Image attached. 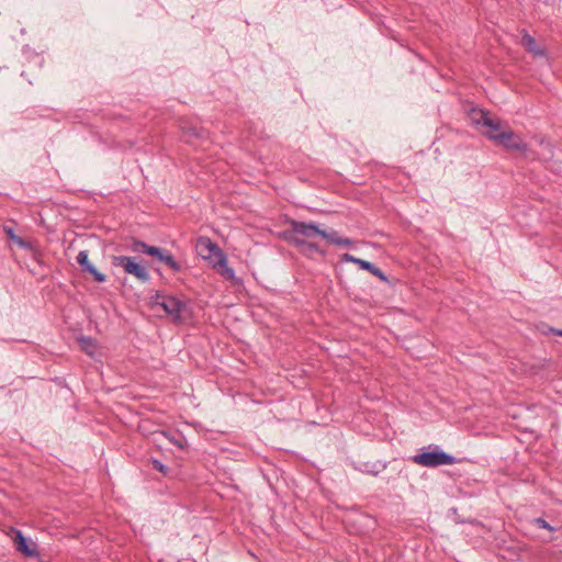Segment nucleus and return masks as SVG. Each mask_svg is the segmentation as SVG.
I'll use <instances>...</instances> for the list:
<instances>
[{
    "label": "nucleus",
    "mask_w": 562,
    "mask_h": 562,
    "mask_svg": "<svg viewBox=\"0 0 562 562\" xmlns=\"http://www.w3.org/2000/svg\"><path fill=\"white\" fill-rule=\"evenodd\" d=\"M198 248L200 255L209 260L222 277L231 281H240L235 277L234 270L227 266V257L216 243L210 238H201Z\"/></svg>",
    "instance_id": "nucleus-1"
},
{
    "label": "nucleus",
    "mask_w": 562,
    "mask_h": 562,
    "mask_svg": "<svg viewBox=\"0 0 562 562\" xmlns=\"http://www.w3.org/2000/svg\"><path fill=\"white\" fill-rule=\"evenodd\" d=\"M150 307L153 311H162L167 316H170L173 323H182L184 321V313L187 312V304L171 295H166L156 292L150 297Z\"/></svg>",
    "instance_id": "nucleus-2"
},
{
    "label": "nucleus",
    "mask_w": 562,
    "mask_h": 562,
    "mask_svg": "<svg viewBox=\"0 0 562 562\" xmlns=\"http://www.w3.org/2000/svg\"><path fill=\"white\" fill-rule=\"evenodd\" d=\"M412 461L425 468H437L440 465H452L456 463V458L442 450L438 446H429L422 449V451L413 456Z\"/></svg>",
    "instance_id": "nucleus-3"
},
{
    "label": "nucleus",
    "mask_w": 562,
    "mask_h": 562,
    "mask_svg": "<svg viewBox=\"0 0 562 562\" xmlns=\"http://www.w3.org/2000/svg\"><path fill=\"white\" fill-rule=\"evenodd\" d=\"M290 228L283 232V237L288 241L295 244L296 240L312 239L321 237L322 228L315 223H306L296 220H289Z\"/></svg>",
    "instance_id": "nucleus-4"
},
{
    "label": "nucleus",
    "mask_w": 562,
    "mask_h": 562,
    "mask_svg": "<svg viewBox=\"0 0 562 562\" xmlns=\"http://www.w3.org/2000/svg\"><path fill=\"white\" fill-rule=\"evenodd\" d=\"M499 145L507 150L525 153L528 149L527 144L521 137L512 130L502 131L499 120L494 117V145Z\"/></svg>",
    "instance_id": "nucleus-5"
},
{
    "label": "nucleus",
    "mask_w": 562,
    "mask_h": 562,
    "mask_svg": "<svg viewBox=\"0 0 562 562\" xmlns=\"http://www.w3.org/2000/svg\"><path fill=\"white\" fill-rule=\"evenodd\" d=\"M348 263H353L358 266V269L367 270L374 277H376L380 281H389L385 273L374 266L372 262L357 258L350 254H344L340 257V260L336 265V272L338 278L341 280V273L345 272L348 269Z\"/></svg>",
    "instance_id": "nucleus-6"
},
{
    "label": "nucleus",
    "mask_w": 562,
    "mask_h": 562,
    "mask_svg": "<svg viewBox=\"0 0 562 562\" xmlns=\"http://www.w3.org/2000/svg\"><path fill=\"white\" fill-rule=\"evenodd\" d=\"M468 119L470 124L474 126L476 130L483 132V134L492 139V116L488 111L474 106L473 104H469L465 108Z\"/></svg>",
    "instance_id": "nucleus-7"
},
{
    "label": "nucleus",
    "mask_w": 562,
    "mask_h": 562,
    "mask_svg": "<svg viewBox=\"0 0 562 562\" xmlns=\"http://www.w3.org/2000/svg\"><path fill=\"white\" fill-rule=\"evenodd\" d=\"M113 265L122 268L126 273L134 276L140 281L148 279L146 267L137 261L135 257L116 256L113 258Z\"/></svg>",
    "instance_id": "nucleus-8"
},
{
    "label": "nucleus",
    "mask_w": 562,
    "mask_h": 562,
    "mask_svg": "<svg viewBox=\"0 0 562 562\" xmlns=\"http://www.w3.org/2000/svg\"><path fill=\"white\" fill-rule=\"evenodd\" d=\"M180 127L182 131V137L191 145H195L196 140L204 142L209 139V131L198 124H192L186 121L181 123Z\"/></svg>",
    "instance_id": "nucleus-9"
},
{
    "label": "nucleus",
    "mask_w": 562,
    "mask_h": 562,
    "mask_svg": "<svg viewBox=\"0 0 562 562\" xmlns=\"http://www.w3.org/2000/svg\"><path fill=\"white\" fill-rule=\"evenodd\" d=\"M15 548L19 552L27 558H34L38 555L36 543L27 539L22 531L16 530L13 538Z\"/></svg>",
    "instance_id": "nucleus-10"
},
{
    "label": "nucleus",
    "mask_w": 562,
    "mask_h": 562,
    "mask_svg": "<svg viewBox=\"0 0 562 562\" xmlns=\"http://www.w3.org/2000/svg\"><path fill=\"white\" fill-rule=\"evenodd\" d=\"M77 263L80 266L83 272L91 274L94 278V281H105V276L99 272L97 268L89 261L88 250L79 251L77 256Z\"/></svg>",
    "instance_id": "nucleus-11"
},
{
    "label": "nucleus",
    "mask_w": 562,
    "mask_h": 562,
    "mask_svg": "<svg viewBox=\"0 0 562 562\" xmlns=\"http://www.w3.org/2000/svg\"><path fill=\"white\" fill-rule=\"evenodd\" d=\"M133 251L150 256L159 262L162 255H165L166 249L147 245L142 240H135L133 244Z\"/></svg>",
    "instance_id": "nucleus-12"
},
{
    "label": "nucleus",
    "mask_w": 562,
    "mask_h": 562,
    "mask_svg": "<svg viewBox=\"0 0 562 562\" xmlns=\"http://www.w3.org/2000/svg\"><path fill=\"white\" fill-rule=\"evenodd\" d=\"M521 45L525 49L535 56H544V49H542L537 41L528 33H524L521 37Z\"/></svg>",
    "instance_id": "nucleus-13"
},
{
    "label": "nucleus",
    "mask_w": 562,
    "mask_h": 562,
    "mask_svg": "<svg viewBox=\"0 0 562 562\" xmlns=\"http://www.w3.org/2000/svg\"><path fill=\"white\" fill-rule=\"evenodd\" d=\"M294 245L301 250V252H303L304 255H307V256H312L314 254H319L322 256L325 255V251L322 250L321 247L316 243H313V241L295 239Z\"/></svg>",
    "instance_id": "nucleus-14"
},
{
    "label": "nucleus",
    "mask_w": 562,
    "mask_h": 562,
    "mask_svg": "<svg viewBox=\"0 0 562 562\" xmlns=\"http://www.w3.org/2000/svg\"><path fill=\"white\" fill-rule=\"evenodd\" d=\"M3 232L5 233V235L8 236V238L14 243L15 245H18L20 248H23V249H29L31 251H33V247L31 245L30 241L23 239L22 237L18 236L15 233H14V228L11 227V226H3Z\"/></svg>",
    "instance_id": "nucleus-15"
},
{
    "label": "nucleus",
    "mask_w": 562,
    "mask_h": 562,
    "mask_svg": "<svg viewBox=\"0 0 562 562\" xmlns=\"http://www.w3.org/2000/svg\"><path fill=\"white\" fill-rule=\"evenodd\" d=\"M78 344L80 346V349L85 351L87 355L93 357L97 351V342L94 339L90 337H80L78 338Z\"/></svg>",
    "instance_id": "nucleus-16"
},
{
    "label": "nucleus",
    "mask_w": 562,
    "mask_h": 562,
    "mask_svg": "<svg viewBox=\"0 0 562 562\" xmlns=\"http://www.w3.org/2000/svg\"><path fill=\"white\" fill-rule=\"evenodd\" d=\"M159 262L164 263L170 270L176 271V272L181 271V269H182L181 263L178 262L168 250L165 251V255H162Z\"/></svg>",
    "instance_id": "nucleus-17"
},
{
    "label": "nucleus",
    "mask_w": 562,
    "mask_h": 562,
    "mask_svg": "<svg viewBox=\"0 0 562 562\" xmlns=\"http://www.w3.org/2000/svg\"><path fill=\"white\" fill-rule=\"evenodd\" d=\"M321 237L325 239L330 245H338L340 240V235L337 231L330 229L329 232L322 229Z\"/></svg>",
    "instance_id": "nucleus-18"
},
{
    "label": "nucleus",
    "mask_w": 562,
    "mask_h": 562,
    "mask_svg": "<svg viewBox=\"0 0 562 562\" xmlns=\"http://www.w3.org/2000/svg\"><path fill=\"white\" fill-rule=\"evenodd\" d=\"M533 525L538 528L547 529L549 531H555L558 528L551 526L546 519L538 517L533 519Z\"/></svg>",
    "instance_id": "nucleus-19"
},
{
    "label": "nucleus",
    "mask_w": 562,
    "mask_h": 562,
    "mask_svg": "<svg viewBox=\"0 0 562 562\" xmlns=\"http://www.w3.org/2000/svg\"><path fill=\"white\" fill-rule=\"evenodd\" d=\"M151 464L155 470L159 471L165 476H167L170 472L169 468L157 459H153Z\"/></svg>",
    "instance_id": "nucleus-20"
},
{
    "label": "nucleus",
    "mask_w": 562,
    "mask_h": 562,
    "mask_svg": "<svg viewBox=\"0 0 562 562\" xmlns=\"http://www.w3.org/2000/svg\"><path fill=\"white\" fill-rule=\"evenodd\" d=\"M353 244V240L348 237H340L339 244L337 246L349 247Z\"/></svg>",
    "instance_id": "nucleus-21"
},
{
    "label": "nucleus",
    "mask_w": 562,
    "mask_h": 562,
    "mask_svg": "<svg viewBox=\"0 0 562 562\" xmlns=\"http://www.w3.org/2000/svg\"><path fill=\"white\" fill-rule=\"evenodd\" d=\"M551 331L555 333L559 336H562V330L551 328Z\"/></svg>",
    "instance_id": "nucleus-22"
},
{
    "label": "nucleus",
    "mask_w": 562,
    "mask_h": 562,
    "mask_svg": "<svg viewBox=\"0 0 562 562\" xmlns=\"http://www.w3.org/2000/svg\"><path fill=\"white\" fill-rule=\"evenodd\" d=\"M560 154H562V149H560Z\"/></svg>",
    "instance_id": "nucleus-23"
}]
</instances>
